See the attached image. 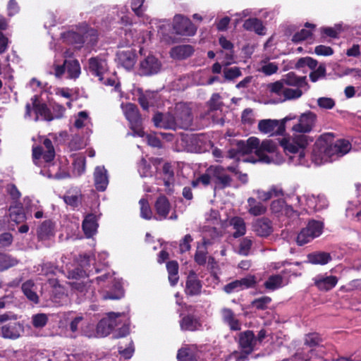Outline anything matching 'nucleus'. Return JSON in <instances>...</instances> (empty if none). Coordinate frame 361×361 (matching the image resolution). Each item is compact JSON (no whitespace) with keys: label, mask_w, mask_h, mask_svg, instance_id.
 Segmentation results:
<instances>
[{"label":"nucleus","mask_w":361,"mask_h":361,"mask_svg":"<svg viewBox=\"0 0 361 361\" xmlns=\"http://www.w3.org/2000/svg\"><path fill=\"white\" fill-rule=\"evenodd\" d=\"M87 276L86 272L80 269H75L68 272V278L75 279L71 283L72 289L75 293L82 298L93 300L96 298L95 287L97 284L99 292H101L104 300H118L123 297V290L120 281H116L111 273L105 274L96 278L95 281H89L87 279H82Z\"/></svg>","instance_id":"1"},{"label":"nucleus","mask_w":361,"mask_h":361,"mask_svg":"<svg viewBox=\"0 0 361 361\" xmlns=\"http://www.w3.org/2000/svg\"><path fill=\"white\" fill-rule=\"evenodd\" d=\"M236 147L230 149L226 157L239 159V154H248L255 152L259 161L274 164H281L283 161V157L277 152V145L271 140H264L260 142L258 137H250L245 141H237Z\"/></svg>","instance_id":"2"},{"label":"nucleus","mask_w":361,"mask_h":361,"mask_svg":"<svg viewBox=\"0 0 361 361\" xmlns=\"http://www.w3.org/2000/svg\"><path fill=\"white\" fill-rule=\"evenodd\" d=\"M351 149V144L345 140L334 142L332 133H324L314 142L311 153V160L316 166L332 162L346 154Z\"/></svg>","instance_id":"3"},{"label":"nucleus","mask_w":361,"mask_h":361,"mask_svg":"<svg viewBox=\"0 0 361 361\" xmlns=\"http://www.w3.org/2000/svg\"><path fill=\"white\" fill-rule=\"evenodd\" d=\"M311 142H312V139L309 136L299 134L283 138L280 141V144L286 154L288 156L290 164L295 166H309V162L305 158V150Z\"/></svg>","instance_id":"4"},{"label":"nucleus","mask_w":361,"mask_h":361,"mask_svg":"<svg viewBox=\"0 0 361 361\" xmlns=\"http://www.w3.org/2000/svg\"><path fill=\"white\" fill-rule=\"evenodd\" d=\"M128 317L124 313L109 312L97 324V333L99 338L105 337L110 334L112 330L121 325L118 328L117 337H124L129 333Z\"/></svg>","instance_id":"5"},{"label":"nucleus","mask_w":361,"mask_h":361,"mask_svg":"<svg viewBox=\"0 0 361 361\" xmlns=\"http://www.w3.org/2000/svg\"><path fill=\"white\" fill-rule=\"evenodd\" d=\"M55 157V151L53 147L51 141L46 138L43 141V147H36L32 149V158L35 164H38L37 160L42 158L46 163L48 164V177L54 178L56 179H61L66 177V175H63L58 173H53L54 168L59 169L58 166L51 164L50 162L54 159Z\"/></svg>","instance_id":"6"},{"label":"nucleus","mask_w":361,"mask_h":361,"mask_svg":"<svg viewBox=\"0 0 361 361\" xmlns=\"http://www.w3.org/2000/svg\"><path fill=\"white\" fill-rule=\"evenodd\" d=\"M267 90L271 96L275 97L278 102L297 99L303 94L302 90L288 87L281 79L268 84Z\"/></svg>","instance_id":"7"},{"label":"nucleus","mask_w":361,"mask_h":361,"mask_svg":"<svg viewBox=\"0 0 361 361\" xmlns=\"http://www.w3.org/2000/svg\"><path fill=\"white\" fill-rule=\"evenodd\" d=\"M25 118L32 119L35 121L39 120L51 121L53 120L51 111L46 104L39 101L37 95L33 96L30 99V103L26 104Z\"/></svg>","instance_id":"8"},{"label":"nucleus","mask_w":361,"mask_h":361,"mask_svg":"<svg viewBox=\"0 0 361 361\" xmlns=\"http://www.w3.org/2000/svg\"><path fill=\"white\" fill-rule=\"evenodd\" d=\"M239 345L244 354L239 353L236 351L231 353L226 361L233 360L234 361H245L247 355L251 353L257 345V341L252 331H245L239 334Z\"/></svg>","instance_id":"9"},{"label":"nucleus","mask_w":361,"mask_h":361,"mask_svg":"<svg viewBox=\"0 0 361 361\" xmlns=\"http://www.w3.org/2000/svg\"><path fill=\"white\" fill-rule=\"evenodd\" d=\"M24 332L23 326L16 320L4 314L0 315V335L8 339H17Z\"/></svg>","instance_id":"10"},{"label":"nucleus","mask_w":361,"mask_h":361,"mask_svg":"<svg viewBox=\"0 0 361 361\" xmlns=\"http://www.w3.org/2000/svg\"><path fill=\"white\" fill-rule=\"evenodd\" d=\"M294 118H295V116L289 115L281 120L262 119L259 121L257 128L261 133L264 135H281L286 130V123Z\"/></svg>","instance_id":"11"},{"label":"nucleus","mask_w":361,"mask_h":361,"mask_svg":"<svg viewBox=\"0 0 361 361\" xmlns=\"http://www.w3.org/2000/svg\"><path fill=\"white\" fill-rule=\"evenodd\" d=\"M121 106L126 119L130 122L131 129L133 130V135L144 137L145 132L142 128V119L136 106L131 103H122Z\"/></svg>","instance_id":"12"},{"label":"nucleus","mask_w":361,"mask_h":361,"mask_svg":"<svg viewBox=\"0 0 361 361\" xmlns=\"http://www.w3.org/2000/svg\"><path fill=\"white\" fill-rule=\"evenodd\" d=\"M67 73L68 78H77L80 75V66L78 60L66 59L63 64L54 66V75L56 78H61Z\"/></svg>","instance_id":"13"},{"label":"nucleus","mask_w":361,"mask_h":361,"mask_svg":"<svg viewBox=\"0 0 361 361\" xmlns=\"http://www.w3.org/2000/svg\"><path fill=\"white\" fill-rule=\"evenodd\" d=\"M226 170L220 166H211L208 168V172L212 174L216 188L223 189L231 185L232 178L226 173Z\"/></svg>","instance_id":"14"},{"label":"nucleus","mask_w":361,"mask_h":361,"mask_svg":"<svg viewBox=\"0 0 361 361\" xmlns=\"http://www.w3.org/2000/svg\"><path fill=\"white\" fill-rule=\"evenodd\" d=\"M175 118L179 128H188L192 122L190 107L185 103H178L175 107Z\"/></svg>","instance_id":"15"},{"label":"nucleus","mask_w":361,"mask_h":361,"mask_svg":"<svg viewBox=\"0 0 361 361\" xmlns=\"http://www.w3.org/2000/svg\"><path fill=\"white\" fill-rule=\"evenodd\" d=\"M161 68V61L151 54L145 56L140 62V71L144 75L157 74L160 71Z\"/></svg>","instance_id":"16"},{"label":"nucleus","mask_w":361,"mask_h":361,"mask_svg":"<svg viewBox=\"0 0 361 361\" xmlns=\"http://www.w3.org/2000/svg\"><path fill=\"white\" fill-rule=\"evenodd\" d=\"M161 163L159 158L142 159L138 164L137 171L142 178H152L157 173Z\"/></svg>","instance_id":"17"},{"label":"nucleus","mask_w":361,"mask_h":361,"mask_svg":"<svg viewBox=\"0 0 361 361\" xmlns=\"http://www.w3.org/2000/svg\"><path fill=\"white\" fill-rule=\"evenodd\" d=\"M173 29L177 34L188 36L194 35L197 30L190 20L181 15L174 16Z\"/></svg>","instance_id":"18"},{"label":"nucleus","mask_w":361,"mask_h":361,"mask_svg":"<svg viewBox=\"0 0 361 361\" xmlns=\"http://www.w3.org/2000/svg\"><path fill=\"white\" fill-rule=\"evenodd\" d=\"M116 61L117 63L126 70H131L136 61L137 56L134 49L127 48L126 49L119 50L116 53Z\"/></svg>","instance_id":"19"},{"label":"nucleus","mask_w":361,"mask_h":361,"mask_svg":"<svg viewBox=\"0 0 361 361\" xmlns=\"http://www.w3.org/2000/svg\"><path fill=\"white\" fill-rule=\"evenodd\" d=\"M315 119L316 116L312 112L304 113L300 116L298 123L292 127V130L305 135L312 130Z\"/></svg>","instance_id":"20"},{"label":"nucleus","mask_w":361,"mask_h":361,"mask_svg":"<svg viewBox=\"0 0 361 361\" xmlns=\"http://www.w3.org/2000/svg\"><path fill=\"white\" fill-rule=\"evenodd\" d=\"M296 200L299 203L305 200L307 209L312 212L321 210L328 205L327 200L324 195H318L316 197L312 195H307L302 197H297Z\"/></svg>","instance_id":"21"},{"label":"nucleus","mask_w":361,"mask_h":361,"mask_svg":"<svg viewBox=\"0 0 361 361\" xmlns=\"http://www.w3.org/2000/svg\"><path fill=\"white\" fill-rule=\"evenodd\" d=\"M88 71L94 75L99 78V80H103V75L108 70L106 59L102 56L92 57L88 60Z\"/></svg>","instance_id":"22"},{"label":"nucleus","mask_w":361,"mask_h":361,"mask_svg":"<svg viewBox=\"0 0 361 361\" xmlns=\"http://www.w3.org/2000/svg\"><path fill=\"white\" fill-rule=\"evenodd\" d=\"M252 231L260 237H267L273 231V224L271 221L267 217L257 219L252 222Z\"/></svg>","instance_id":"23"},{"label":"nucleus","mask_w":361,"mask_h":361,"mask_svg":"<svg viewBox=\"0 0 361 361\" xmlns=\"http://www.w3.org/2000/svg\"><path fill=\"white\" fill-rule=\"evenodd\" d=\"M270 209L271 213L278 218L283 216L291 217L295 214V210L292 207L286 204L284 200L280 197L271 202Z\"/></svg>","instance_id":"24"},{"label":"nucleus","mask_w":361,"mask_h":361,"mask_svg":"<svg viewBox=\"0 0 361 361\" xmlns=\"http://www.w3.org/2000/svg\"><path fill=\"white\" fill-rule=\"evenodd\" d=\"M314 284L322 291H328L334 288L338 283V278L327 274H318L313 278Z\"/></svg>","instance_id":"25"},{"label":"nucleus","mask_w":361,"mask_h":361,"mask_svg":"<svg viewBox=\"0 0 361 361\" xmlns=\"http://www.w3.org/2000/svg\"><path fill=\"white\" fill-rule=\"evenodd\" d=\"M255 281L254 277L250 276L241 279L240 280L233 281L224 287V290L228 293L238 292L245 288H248L254 286Z\"/></svg>","instance_id":"26"},{"label":"nucleus","mask_w":361,"mask_h":361,"mask_svg":"<svg viewBox=\"0 0 361 361\" xmlns=\"http://www.w3.org/2000/svg\"><path fill=\"white\" fill-rule=\"evenodd\" d=\"M84 318L82 316H77L73 318L64 328L66 337L75 338L81 335Z\"/></svg>","instance_id":"27"},{"label":"nucleus","mask_w":361,"mask_h":361,"mask_svg":"<svg viewBox=\"0 0 361 361\" xmlns=\"http://www.w3.org/2000/svg\"><path fill=\"white\" fill-rule=\"evenodd\" d=\"M90 36V44L91 45H94L97 42V35L96 32L94 30H91L87 33H86L85 36H81L80 35L74 32H68L66 34V38L70 42L78 45V47H80L81 44L89 42H87V36Z\"/></svg>","instance_id":"28"},{"label":"nucleus","mask_w":361,"mask_h":361,"mask_svg":"<svg viewBox=\"0 0 361 361\" xmlns=\"http://www.w3.org/2000/svg\"><path fill=\"white\" fill-rule=\"evenodd\" d=\"M154 125L158 128L176 130L178 128V124L176 121L175 116L171 114L164 115L157 114L153 118Z\"/></svg>","instance_id":"29"},{"label":"nucleus","mask_w":361,"mask_h":361,"mask_svg":"<svg viewBox=\"0 0 361 361\" xmlns=\"http://www.w3.org/2000/svg\"><path fill=\"white\" fill-rule=\"evenodd\" d=\"M54 235L55 225L50 220L43 221L37 229V238L41 241L51 240Z\"/></svg>","instance_id":"30"},{"label":"nucleus","mask_w":361,"mask_h":361,"mask_svg":"<svg viewBox=\"0 0 361 361\" xmlns=\"http://www.w3.org/2000/svg\"><path fill=\"white\" fill-rule=\"evenodd\" d=\"M154 208L157 216L156 220H162L167 218L171 209V204L169 200L164 195L159 196L155 202Z\"/></svg>","instance_id":"31"},{"label":"nucleus","mask_w":361,"mask_h":361,"mask_svg":"<svg viewBox=\"0 0 361 361\" xmlns=\"http://www.w3.org/2000/svg\"><path fill=\"white\" fill-rule=\"evenodd\" d=\"M94 185L97 190L104 191L109 184V178L104 166H97L94 171Z\"/></svg>","instance_id":"32"},{"label":"nucleus","mask_w":361,"mask_h":361,"mask_svg":"<svg viewBox=\"0 0 361 361\" xmlns=\"http://www.w3.org/2000/svg\"><path fill=\"white\" fill-rule=\"evenodd\" d=\"M200 352L195 345H186L180 348L177 354L178 361H197Z\"/></svg>","instance_id":"33"},{"label":"nucleus","mask_w":361,"mask_h":361,"mask_svg":"<svg viewBox=\"0 0 361 361\" xmlns=\"http://www.w3.org/2000/svg\"><path fill=\"white\" fill-rule=\"evenodd\" d=\"M82 230L87 238L92 237L97 231V217L92 214H87L82 221Z\"/></svg>","instance_id":"34"},{"label":"nucleus","mask_w":361,"mask_h":361,"mask_svg":"<svg viewBox=\"0 0 361 361\" xmlns=\"http://www.w3.org/2000/svg\"><path fill=\"white\" fill-rule=\"evenodd\" d=\"M201 288L202 284L200 281L198 279L197 274L192 271H190L186 281V294L190 295H197L200 293Z\"/></svg>","instance_id":"35"},{"label":"nucleus","mask_w":361,"mask_h":361,"mask_svg":"<svg viewBox=\"0 0 361 361\" xmlns=\"http://www.w3.org/2000/svg\"><path fill=\"white\" fill-rule=\"evenodd\" d=\"M281 80L289 87H295V89L301 90L302 87L307 85L306 77H299L293 72H290L283 75Z\"/></svg>","instance_id":"36"},{"label":"nucleus","mask_w":361,"mask_h":361,"mask_svg":"<svg viewBox=\"0 0 361 361\" xmlns=\"http://www.w3.org/2000/svg\"><path fill=\"white\" fill-rule=\"evenodd\" d=\"M288 283V279L283 276L281 274L270 276L264 282V287L270 290H274L280 288Z\"/></svg>","instance_id":"37"},{"label":"nucleus","mask_w":361,"mask_h":361,"mask_svg":"<svg viewBox=\"0 0 361 361\" xmlns=\"http://www.w3.org/2000/svg\"><path fill=\"white\" fill-rule=\"evenodd\" d=\"M180 326L183 331H194L201 329L202 323L197 317L192 315H186L180 321Z\"/></svg>","instance_id":"38"},{"label":"nucleus","mask_w":361,"mask_h":361,"mask_svg":"<svg viewBox=\"0 0 361 361\" xmlns=\"http://www.w3.org/2000/svg\"><path fill=\"white\" fill-rule=\"evenodd\" d=\"M221 314L224 322L228 325L231 330L238 331L240 329V324L231 309L223 308L221 310Z\"/></svg>","instance_id":"39"},{"label":"nucleus","mask_w":361,"mask_h":361,"mask_svg":"<svg viewBox=\"0 0 361 361\" xmlns=\"http://www.w3.org/2000/svg\"><path fill=\"white\" fill-rule=\"evenodd\" d=\"M257 198L261 201H267L273 197H281L283 196V190L278 186H272L268 191L257 190L255 192Z\"/></svg>","instance_id":"40"},{"label":"nucleus","mask_w":361,"mask_h":361,"mask_svg":"<svg viewBox=\"0 0 361 361\" xmlns=\"http://www.w3.org/2000/svg\"><path fill=\"white\" fill-rule=\"evenodd\" d=\"M22 290L29 300L35 304L38 303L39 297L37 294V286L32 280H28L23 283Z\"/></svg>","instance_id":"41"},{"label":"nucleus","mask_w":361,"mask_h":361,"mask_svg":"<svg viewBox=\"0 0 361 361\" xmlns=\"http://www.w3.org/2000/svg\"><path fill=\"white\" fill-rule=\"evenodd\" d=\"M247 211L252 216H260L266 213L267 207L261 202H257L254 197H249L247 199Z\"/></svg>","instance_id":"42"},{"label":"nucleus","mask_w":361,"mask_h":361,"mask_svg":"<svg viewBox=\"0 0 361 361\" xmlns=\"http://www.w3.org/2000/svg\"><path fill=\"white\" fill-rule=\"evenodd\" d=\"M193 52L190 45H179L171 49V56L175 59H183L190 56Z\"/></svg>","instance_id":"43"},{"label":"nucleus","mask_w":361,"mask_h":361,"mask_svg":"<svg viewBox=\"0 0 361 361\" xmlns=\"http://www.w3.org/2000/svg\"><path fill=\"white\" fill-rule=\"evenodd\" d=\"M307 259L311 264L324 265L331 260V257L328 252H317L309 254Z\"/></svg>","instance_id":"44"},{"label":"nucleus","mask_w":361,"mask_h":361,"mask_svg":"<svg viewBox=\"0 0 361 361\" xmlns=\"http://www.w3.org/2000/svg\"><path fill=\"white\" fill-rule=\"evenodd\" d=\"M230 225L235 230L233 237L238 238L244 235L246 233V226L243 219L239 216H235L230 219Z\"/></svg>","instance_id":"45"},{"label":"nucleus","mask_w":361,"mask_h":361,"mask_svg":"<svg viewBox=\"0 0 361 361\" xmlns=\"http://www.w3.org/2000/svg\"><path fill=\"white\" fill-rule=\"evenodd\" d=\"M23 203L28 212H30L32 213L35 212L34 216L36 219H41L43 217L44 213L42 209L39 208L38 201H34L30 197H26L23 199Z\"/></svg>","instance_id":"46"},{"label":"nucleus","mask_w":361,"mask_h":361,"mask_svg":"<svg viewBox=\"0 0 361 361\" xmlns=\"http://www.w3.org/2000/svg\"><path fill=\"white\" fill-rule=\"evenodd\" d=\"M243 27L247 30L255 31L259 35L264 34V27L261 20L257 18H249L246 20L243 24Z\"/></svg>","instance_id":"47"},{"label":"nucleus","mask_w":361,"mask_h":361,"mask_svg":"<svg viewBox=\"0 0 361 361\" xmlns=\"http://www.w3.org/2000/svg\"><path fill=\"white\" fill-rule=\"evenodd\" d=\"M322 338L316 333L307 334L304 339L305 348H316L322 347Z\"/></svg>","instance_id":"48"},{"label":"nucleus","mask_w":361,"mask_h":361,"mask_svg":"<svg viewBox=\"0 0 361 361\" xmlns=\"http://www.w3.org/2000/svg\"><path fill=\"white\" fill-rule=\"evenodd\" d=\"M209 243V240H204L202 245H198L195 255V261L200 265H203L207 261V247Z\"/></svg>","instance_id":"49"},{"label":"nucleus","mask_w":361,"mask_h":361,"mask_svg":"<svg viewBox=\"0 0 361 361\" xmlns=\"http://www.w3.org/2000/svg\"><path fill=\"white\" fill-rule=\"evenodd\" d=\"M169 273V280L171 286H175L178 281V264L176 261L169 262L166 264Z\"/></svg>","instance_id":"50"},{"label":"nucleus","mask_w":361,"mask_h":361,"mask_svg":"<svg viewBox=\"0 0 361 361\" xmlns=\"http://www.w3.org/2000/svg\"><path fill=\"white\" fill-rule=\"evenodd\" d=\"M9 211L10 219L16 224L23 222L25 220L26 216L21 206L11 207Z\"/></svg>","instance_id":"51"},{"label":"nucleus","mask_w":361,"mask_h":361,"mask_svg":"<svg viewBox=\"0 0 361 361\" xmlns=\"http://www.w3.org/2000/svg\"><path fill=\"white\" fill-rule=\"evenodd\" d=\"M279 70V66L275 62L262 61L258 71L266 75H271Z\"/></svg>","instance_id":"52"},{"label":"nucleus","mask_w":361,"mask_h":361,"mask_svg":"<svg viewBox=\"0 0 361 361\" xmlns=\"http://www.w3.org/2000/svg\"><path fill=\"white\" fill-rule=\"evenodd\" d=\"M90 123V118L89 117L88 114L85 111H80L75 116L74 126L78 129L86 127Z\"/></svg>","instance_id":"53"},{"label":"nucleus","mask_w":361,"mask_h":361,"mask_svg":"<svg viewBox=\"0 0 361 361\" xmlns=\"http://www.w3.org/2000/svg\"><path fill=\"white\" fill-rule=\"evenodd\" d=\"M307 227L309 229V233L314 239L322 234L323 230V224L319 221L312 220L308 222Z\"/></svg>","instance_id":"54"},{"label":"nucleus","mask_w":361,"mask_h":361,"mask_svg":"<svg viewBox=\"0 0 361 361\" xmlns=\"http://www.w3.org/2000/svg\"><path fill=\"white\" fill-rule=\"evenodd\" d=\"M313 239V237L309 233V229L306 226L305 228H302L301 231L298 234L296 238V243L299 246H302L310 243Z\"/></svg>","instance_id":"55"},{"label":"nucleus","mask_w":361,"mask_h":361,"mask_svg":"<svg viewBox=\"0 0 361 361\" xmlns=\"http://www.w3.org/2000/svg\"><path fill=\"white\" fill-rule=\"evenodd\" d=\"M139 204L140 206V216L147 220L151 219L153 217V214L148 201L142 198L140 200Z\"/></svg>","instance_id":"56"},{"label":"nucleus","mask_w":361,"mask_h":361,"mask_svg":"<svg viewBox=\"0 0 361 361\" xmlns=\"http://www.w3.org/2000/svg\"><path fill=\"white\" fill-rule=\"evenodd\" d=\"M73 170L78 174H82L85 170V157L82 154L76 155L73 160Z\"/></svg>","instance_id":"57"},{"label":"nucleus","mask_w":361,"mask_h":361,"mask_svg":"<svg viewBox=\"0 0 361 361\" xmlns=\"http://www.w3.org/2000/svg\"><path fill=\"white\" fill-rule=\"evenodd\" d=\"M241 121L245 126H250L255 122L256 114L252 109H245L242 113Z\"/></svg>","instance_id":"58"},{"label":"nucleus","mask_w":361,"mask_h":361,"mask_svg":"<svg viewBox=\"0 0 361 361\" xmlns=\"http://www.w3.org/2000/svg\"><path fill=\"white\" fill-rule=\"evenodd\" d=\"M17 264V260L6 255H0V270H6Z\"/></svg>","instance_id":"59"},{"label":"nucleus","mask_w":361,"mask_h":361,"mask_svg":"<svg viewBox=\"0 0 361 361\" xmlns=\"http://www.w3.org/2000/svg\"><path fill=\"white\" fill-rule=\"evenodd\" d=\"M97 331V328H94V325L90 323H87L85 326L82 325V328H81V335L88 338H99Z\"/></svg>","instance_id":"60"},{"label":"nucleus","mask_w":361,"mask_h":361,"mask_svg":"<svg viewBox=\"0 0 361 361\" xmlns=\"http://www.w3.org/2000/svg\"><path fill=\"white\" fill-rule=\"evenodd\" d=\"M154 97V93H146L145 94H142L139 97V103L143 109L147 110L149 106L154 105V102L152 101Z\"/></svg>","instance_id":"61"},{"label":"nucleus","mask_w":361,"mask_h":361,"mask_svg":"<svg viewBox=\"0 0 361 361\" xmlns=\"http://www.w3.org/2000/svg\"><path fill=\"white\" fill-rule=\"evenodd\" d=\"M252 245V240L250 238H244L240 243L238 252L243 255H247L250 253Z\"/></svg>","instance_id":"62"},{"label":"nucleus","mask_w":361,"mask_h":361,"mask_svg":"<svg viewBox=\"0 0 361 361\" xmlns=\"http://www.w3.org/2000/svg\"><path fill=\"white\" fill-rule=\"evenodd\" d=\"M242 75L241 71L238 67H231L229 68H224V75L225 79L228 80H234Z\"/></svg>","instance_id":"63"},{"label":"nucleus","mask_w":361,"mask_h":361,"mask_svg":"<svg viewBox=\"0 0 361 361\" xmlns=\"http://www.w3.org/2000/svg\"><path fill=\"white\" fill-rule=\"evenodd\" d=\"M32 324L35 328H42L47 323V316L45 314H37L32 316Z\"/></svg>","instance_id":"64"}]
</instances>
